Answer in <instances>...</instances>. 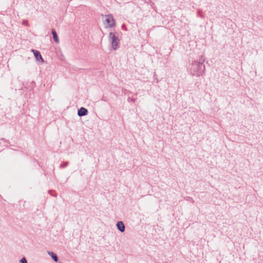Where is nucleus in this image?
Masks as SVG:
<instances>
[{"mask_svg": "<svg viewBox=\"0 0 263 263\" xmlns=\"http://www.w3.org/2000/svg\"><path fill=\"white\" fill-rule=\"evenodd\" d=\"M104 21L107 28H111L116 25V21L111 15H105Z\"/></svg>", "mask_w": 263, "mask_h": 263, "instance_id": "f257e3e1", "label": "nucleus"}, {"mask_svg": "<svg viewBox=\"0 0 263 263\" xmlns=\"http://www.w3.org/2000/svg\"><path fill=\"white\" fill-rule=\"evenodd\" d=\"M110 40L111 41V44L114 49L116 50L118 47V43L119 40L117 37L116 36L115 33L110 32L109 35Z\"/></svg>", "mask_w": 263, "mask_h": 263, "instance_id": "f03ea898", "label": "nucleus"}, {"mask_svg": "<svg viewBox=\"0 0 263 263\" xmlns=\"http://www.w3.org/2000/svg\"><path fill=\"white\" fill-rule=\"evenodd\" d=\"M32 51L33 52L34 55L35 57L36 60L40 61L42 63H43L44 60L43 59L42 57L40 52L33 49L32 50Z\"/></svg>", "mask_w": 263, "mask_h": 263, "instance_id": "7ed1b4c3", "label": "nucleus"}, {"mask_svg": "<svg viewBox=\"0 0 263 263\" xmlns=\"http://www.w3.org/2000/svg\"><path fill=\"white\" fill-rule=\"evenodd\" d=\"M88 111L84 107H81L78 111V115L79 116H83L87 115Z\"/></svg>", "mask_w": 263, "mask_h": 263, "instance_id": "20e7f679", "label": "nucleus"}, {"mask_svg": "<svg viewBox=\"0 0 263 263\" xmlns=\"http://www.w3.org/2000/svg\"><path fill=\"white\" fill-rule=\"evenodd\" d=\"M117 226L119 230H120L121 232H123L124 231L125 227L122 221H119L117 224Z\"/></svg>", "mask_w": 263, "mask_h": 263, "instance_id": "39448f33", "label": "nucleus"}, {"mask_svg": "<svg viewBox=\"0 0 263 263\" xmlns=\"http://www.w3.org/2000/svg\"><path fill=\"white\" fill-rule=\"evenodd\" d=\"M48 253L55 262H57L58 261L59 258L55 253L51 251H48Z\"/></svg>", "mask_w": 263, "mask_h": 263, "instance_id": "423d86ee", "label": "nucleus"}, {"mask_svg": "<svg viewBox=\"0 0 263 263\" xmlns=\"http://www.w3.org/2000/svg\"><path fill=\"white\" fill-rule=\"evenodd\" d=\"M52 33L53 35V40H54V41L56 43H58L59 42V38H58L57 33L55 32V31L54 30H52Z\"/></svg>", "mask_w": 263, "mask_h": 263, "instance_id": "0eeeda50", "label": "nucleus"}, {"mask_svg": "<svg viewBox=\"0 0 263 263\" xmlns=\"http://www.w3.org/2000/svg\"><path fill=\"white\" fill-rule=\"evenodd\" d=\"M20 262L21 263H27V259L25 257H23L20 260Z\"/></svg>", "mask_w": 263, "mask_h": 263, "instance_id": "6e6552de", "label": "nucleus"}]
</instances>
